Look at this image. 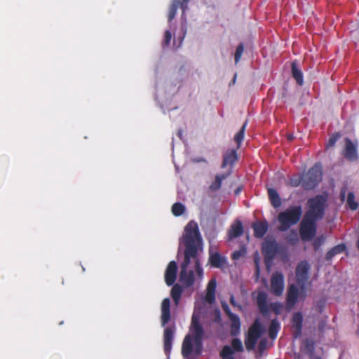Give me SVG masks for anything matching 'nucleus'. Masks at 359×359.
<instances>
[{
    "mask_svg": "<svg viewBox=\"0 0 359 359\" xmlns=\"http://www.w3.org/2000/svg\"><path fill=\"white\" fill-rule=\"evenodd\" d=\"M257 340L258 339L247 334V337L245 339V344L246 349L248 351L253 350L256 346Z\"/></svg>",
    "mask_w": 359,
    "mask_h": 359,
    "instance_id": "c9c22d12",
    "label": "nucleus"
},
{
    "mask_svg": "<svg viewBox=\"0 0 359 359\" xmlns=\"http://www.w3.org/2000/svg\"><path fill=\"white\" fill-rule=\"evenodd\" d=\"M339 137V135H332V137H330L328 140L327 146L328 147L334 146Z\"/></svg>",
    "mask_w": 359,
    "mask_h": 359,
    "instance_id": "37998d69",
    "label": "nucleus"
},
{
    "mask_svg": "<svg viewBox=\"0 0 359 359\" xmlns=\"http://www.w3.org/2000/svg\"><path fill=\"white\" fill-rule=\"evenodd\" d=\"M305 352L309 355L310 358L314 356L315 351V343L311 339H306L304 341Z\"/></svg>",
    "mask_w": 359,
    "mask_h": 359,
    "instance_id": "2f4dec72",
    "label": "nucleus"
},
{
    "mask_svg": "<svg viewBox=\"0 0 359 359\" xmlns=\"http://www.w3.org/2000/svg\"><path fill=\"white\" fill-rule=\"evenodd\" d=\"M346 249V246L344 243H341L334 246L331 248L325 255V259L329 261L331 260L334 256L338 254L342 253Z\"/></svg>",
    "mask_w": 359,
    "mask_h": 359,
    "instance_id": "cd10ccee",
    "label": "nucleus"
},
{
    "mask_svg": "<svg viewBox=\"0 0 359 359\" xmlns=\"http://www.w3.org/2000/svg\"><path fill=\"white\" fill-rule=\"evenodd\" d=\"M177 264L175 261L169 262L165 272V282L168 286L172 285L177 278Z\"/></svg>",
    "mask_w": 359,
    "mask_h": 359,
    "instance_id": "ddd939ff",
    "label": "nucleus"
},
{
    "mask_svg": "<svg viewBox=\"0 0 359 359\" xmlns=\"http://www.w3.org/2000/svg\"><path fill=\"white\" fill-rule=\"evenodd\" d=\"M179 7H181L183 12L186 10L185 6L184 5V4H182L180 0H173L171 2L168 15V22H171L175 18L177 13V11L179 8Z\"/></svg>",
    "mask_w": 359,
    "mask_h": 359,
    "instance_id": "4be33fe9",
    "label": "nucleus"
},
{
    "mask_svg": "<svg viewBox=\"0 0 359 359\" xmlns=\"http://www.w3.org/2000/svg\"><path fill=\"white\" fill-rule=\"evenodd\" d=\"M209 262L215 268H222L226 264V258L222 257L219 252L210 253Z\"/></svg>",
    "mask_w": 359,
    "mask_h": 359,
    "instance_id": "aec40b11",
    "label": "nucleus"
},
{
    "mask_svg": "<svg viewBox=\"0 0 359 359\" xmlns=\"http://www.w3.org/2000/svg\"><path fill=\"white\" fill-rule=\"evenodd\" d=\"M323 170L320 163H316L303 177V188L309 191L313 189L322 180Z\"/></svg>",
    "mask_w": 359,
    "mask_h": 359,
    "instance_id": "39448f33",
    "label": "nucleus"
},
{
    "mask_svg": "<svg viewBox=\"0 0 359 359\" xmlns=\"http://www.w3.org/2000/svg\"><path fill=\"white\" fill-rule=\"evenodd\" d=\"M217 282L215 279H211L207 286L205 301L209 304H212L215 301V290Z\"/></svg>",
    "mask_w": 359,
    "mask_h": 359,
    "instance_id": "6ab92c4d",
    "label": "nucleus"
},
{
    "mask_svg": "<svg viewBox=\"0 0 359 359\" xmlns=\"http://www.w3.org/2000/svg\"><path fill=\"white\" fill-rule=\"evenodd\" d=\"M284 290V277L280 272L273 273L271 279V292L276 296H280Z\"/></svg>",
    "mask_w": 359,
    "mask_h": 359,
    "instance_id": "9d476101",
    "label": "nucleus"
},
{
    "mask_svg": "<svg viewBox=\"0 0 359 359\" xmlns=\"http://www.w3.org/2000/svg\"><path fill=\"white\" fill-rule=\"evenodd\" d=\"M161 323L162 327H165L171 319L170 313V300L169 298H165L161 305Z\"/></svg>",
    "mask_w": 359,
    "mask_h": 359,
    "instance_id": "4468645a",
    "label": "nucleus"
},
{
    "mask_svg": "<svg viewBox=\"0 0 359 359\" xmlns=\"http://www.w3.org/2000/svg\"><path fill=\"white\" fill-rule=\"evenodd\" d=\"M254 262L255 264V276H257V278H258L260 273L259 257L258 255H256L254 257Z\"/></svg>",
    "mask_w": 359,
    "mask_h": 359,
    "instance_id": "79ce46f5",
    "label": "nucleus"
},
{
    "mask_svg": "<svg viewBox=\"0 0 359 359\" xmlns=\"http://www.w3.org/2000/svg\"><path fill=\"white\" fill-rule=\"evenodd\" d=\"M192 341L191 334H187L184 337L182 346V354L184 357L190 355L193 352Z\"/></svg>",
    "mask_w": 359,
    "mask_h": 359,
    "instance_id": "5701e85b",
    "label": "nucleus"
},
{
    "mask_svg": "<svg viewBox=\"0 0 359 359\" xmlns=\"http://www.w3.org/2000/svg\"><path fill=\"white\" fill-rule=\"evenodd\" d=\"M175 327H166L163 331V348L166 355H169L171 349L172 340L174 337Z\"/></svg>",
    "mask_w": 359,
    "mask_h": 359,
    "instance_id": "2eb2a0df",
    "label": "nucleus"
},
{
    "mask_svg": "<svg viewBox=\"0 0 359 359\" xmlns=\"http://www.w3.org/2000/svg\"><path fill=\"white\" fill-rule=\"evenodd\" d=\"M229 175L230 172L216 175L215 180L209 186V189L214 192L218 191L222 187V180L226 179Z\"/></svg>",
    "mask_w": 359,
    "mask_h": 359,
    "instance_id": "b1692460",
    "label": "nucleus"
},
{
    "mask_svg": "<svg viewBox=\"0 0 359 359\" xmlns=\"http://www.w3.org/2000/svg\"><path fill=\"white\" fill-rule=\"evenodd\" d=\"M243 51H244V46H243V43H241L238 46V47L236 48V53H235V62L236 64H237L243 53Z\"/></svg>",
    "mask_w": 359,
    "mask_h": 359,
    "instance_id": "ea45409f",
    "label": "nucleus"
},
{
    "mask_svg": "<svg viewBox=\"0 0 359 359\" xmlns=\"http://www.w3.org/2000/svg\"><path fill=\"white\" fill-rule=\"evenodd\" d=\"M326 237L324 235H320L316 238L313 243V248L317 250L321 245L325 241Z\"/></svg>",
    "mask_w": 359,
    "mask_h": 359,
    "instance_id": "58836bf2",
    "label": "nucleus"
},
{
    "mask_svg": "<svg viewBox=\"0 0 359 359\" xmlns=\"http://www.w3.org/2000/svg\"><path fill=\"white\" fill-rule=\"evenodd\" d=\"M222 306L231 321V335L237 336L241 330L240 318L238 315L231 312L229 306L226 303H222Z\"/></svg>",
    "mask_w": 359,
    "mask_h": 359,
    "instance_id": "1a4fd4ad",
    "label": "nucleus"
},
{
    "mask_svg": "<svg viewBox=\"0 0 359 359\" xmlns=\"http://www.w3.org/2000/svg\"><path fill=\"white\" fill-rule=\"evenodd\" d=\"M266 342L265 340H264V339L261 340L259 342V349H261V350L264 349L266 346Z\"/></svg>",
    "mask_w": 359,
    "mask_h": 359,
    "instance_id": "de8ad7c7",
    "label": "nucleus"
},
{
    "mask_svg": "<svg viewBox=\"0 0 359 359\" xmlns=\"http://www.w3.org/2000/svg\"><path fill=\"white\" fill-rule=\"evenodd\" d=\"M302 215V209L300 205L290 206L280 212L278 216V221L280 223L278 230L280 231H287L292 226L299 222Z\"/></svg>",
    "mask_w": 359,
    "mask_h": 359,
    "instance_id": "7ed1b4c3",
    "label": "nucleus"
},
{
    "mask_svg": "<svg viewBox=\"0 0 359 359\" xmlns=\"http://www.w3.org/2000/svg\"><path fill=\"white\" fill-rule=\"evenodd\" d=\"M184 211L185 207L181 203H175L172 206V212L176 217L182 215Z\"/></svg>",
    "mask_w": 359,
    "mask_h": 359,
    "instance_id": "f704fd0d",
    "label": "nucleus"
},
{
    "mask_svg": "<svg viewBox=\"0 0 359 359\" xmlns=\"http://www.w3.org/2000/svg\"><path fill=\"white\" fill-rule=\"evenodd\" d=\"M189 1V0H182V4H184V5L185 6V9H187V4Z\"/></svg>",
    "mask_w": 359,
    "mask_h": 359,
    "instance_id": "8fccbe9b",
    "label": "nucleus"
},
{
    "mask_svg": "<svg viewBox=\"0 0 359 359\" xmlns=\"http://www.w3.org/2000/svg\"><path fill=\"white\" fill-rule=\"evenodd\" d=\"M308 210L299 224V231L301 239L310 241L317 232V222L323 219L327 206V197L319 194L311 198L307 202Z\"/></svg>",
    "mask_w": 359,
    "mask_h": 359,
    "instance_id": "f03ea898",
    "label": "nucleus"
},
{
    "mask_svg": "<svg viewBox=\"0 0 359 359\" xmlns=\"http://www.w3.org/2000/svg\"><path fill=\"white\" fill-rule=\"evenodd\" d=\"M294 359H302V355L299 353L294 354Z\"/></svg>",
    "mask_w": 359,
    "mask_h": 359,
    "instance_id": "09e8293b",
    "label": "nucleus"
},
{
    "mask_svg": "<svg viewBox=\"0 0 359 359\" xmlns=\"http://www.w3.org/2000/svg\"><path fill=\"white\" fill-rule=\"evenodd\" d=\"M291 71L293 78L295 79L299 86H302L304 83L303 73L297 67L296 61H293L291 64Z\"/></svg>",
    "mask_w": 359,
    "mask_h": 359,
    "instance_id": "393cba45",
    "label": "nucleus"
},
{
    "mask_svg": "<svg viewBox=\"0 0 359 359\" xmlns=\"http://www.w3.org/2000/svg\"><path fill=\"white\" fill-rule=\"evenodd\" d=\"M280 327V323L276 318L273 319L271 321L269 329V336L271 339H274L277 337Z\"/></svg>",
    "mask_w": 359,
    "mask_h": 359,
    "instance_id": "c756f323",
    "label": "nucleus"
},
{
    "mask_svg": "<svg viewBox=\"0 0 359 359\" xmlns=\"http://www.w3.org/2000/svg\"><path fill=\"white\" fill-rule=\"evenodd\" d=\"M279 252V245L273 238H266L262 245V253L264 257L265 263L269 266Z\"/></svg>",
    "mask_w": 359,
    "mask_h": 359,
    "instance_id": "0eeeda50",
    "label": "nucleus"
},
{
    "mask_svg": "<svg viewBox=\"0 0 359 359\" xmlns=\"http://www.w3.org/2000/svg\"><path fill=\"white\" fill-rule=\"evenodd\" d=\"M357 143L353 142L349 138L345 139V147L343 155L349 161H356L358 159Z\"/></svg>",
    "mask_w": 359,
    "mask_h": 359,
    "instance_id": "9b49d317",
    "label": "nucleus"
},
{
    "mask_svg": "<svg viewBox=\"0 0 359 359\" xmlns=\"http://www.w3.org/2000/svg\"><path fill=\"white\" fill-rule=\"evenodd\" d=\"M189 331L191 333V337L196 346L197 352H200L203 346L204 330L200 323L199 314L196 313H193Z\"/></svg>",
    "mask_w": 359,
    "mask_h": 359,
    "instance_id": "423d86ee",
    "label": "nucleus"
},
{
    "mask_svg": "<svg viewBox=\"0 0 359 359\" xmlns=\"http://www.w3.org/2000/svg\"><path fill=\"white\" fill-rule=\"evenodd\" d=\"M302 322L303 317L302 313L299 312L295 313L292 317V325L293 327L295 328L296 338L301 334L302 329Z\"/></svg>",
    "mask_w": 359,
    "mask_h": 359,
    "instance_id": "a878e982",
    "label": "nucleus"
},
{
    "mask_svg": "<svg viewBox=\"0 0 359 359\" xmlns=\"http://www.w3.org/2000/svg\"><path fill=\"white\" fill-rule=\"evenodd\" d=\"M182 239L185 249L184 260L180 264V281L184 286L189 287L195 282L194 271L188 270L191 264H194V268L198 277H202L203 274L198 253L203 249V239L196 222L190 221L186 225Z\"/></svg>",
    "mask_w": 359,
    "mask_h": 359,
    "instance_id": "f257e3e1",
    "label": "nucleus"
},
{
    "mask_svg": "<svg viewBox=\"0 0 359 359\" xmlns=\"http://www.w3.org/2000/svg\"><path fill=\"white\" fill-rule=\"evenodd\" d=\"M298 288L294 285H291L288 289L286 299V308L287 310H290L294 306L298 299Z\"/></svg>",
    "mask_w": 359,
    "mask_h": 359,
    "instance_id": "dca6fc26",
    "label": "nucleus"
},
{
    "mask_svg": "<svg viewBox=\"0 0 359 359\" xmlns=\"http://www.w3.org/2000/svg\"><path fill=\"white\" fill-rule=\"evenodd\" d=\"M344 198H345V191H341V200L344 201Z\"/></svg>",
    "mask_w": 359,
    "mask_h": 359,
    "instance_id": "3c124183",
    "label": "nucleus"
},
{
    "mask_svg": "<svg viewBox=\"0 0 359 359\" xmlns=\"http://www.w3.org/2000/svg\"><path fill=\"white\" fill-rule=\"evenodd\" d=\"M256 303L260 313L263 316H267L271 310L276 316L280 315L283 309V304L280 302H272L269 305L267 304V294L264 291L258 292L256 297Z\"/></svg>",
    "mask_w": 359,
    "mask_h": 359,
    "instance_id": "20e7f679",
    "label": "nucleus"
},
{
    "mask_svg": "<svg viewBox=\"0 0 359 359\" xmlns=\"http://www.w3.org/2000/svg\"><path fill=\"white\" fill-rule=\"evenodd\" d=\"M231 346H232L233 350L236 351L242 352L243 351V346L242 342L238 338H235L232 340Z\"/></svg>",
    "mask_w": 359,
    "mask_h": 359,
    "instance_id": "4c0bfd02",
    "label": "nucleus"
},
{
    "mask_svg": "<svg viewBox=\"0 0 359 359\" xmlns=\"http://www.w3.org/2000/svg\"><path fill=\"white\" fill-rule=\"evenodd\" d=\"M302 184L303 186V177H292L290 179L289 185L292 187H297Z\"/></svg>",
    "mask_w": 359,
    "mask_h": 359,
    "instance_id": "e433bc0d",
    "label": "nucleus"
},
{
    "mask_svg": "<svg viewBox=\"0 0 359 359\" xmlns=\"http://www.w3.org/2000/svg\"><path fill=\"white\" fill-rule=\"evenodd\" d=\"M243 232L244 229L242 222L239 219H236L228 231V236L230 240H232L241 236Z\"/></svg>",
    "mask_w": 359,
    "mask_h": 359,
    "instance_id": "f3484780",
    "label": "nucleus"
},
{
    "mask_svg": "<svg viewBox=\"0 0 359 359\" xmlns=\"http://www.w3.org/2000/svg\"><path fill=\"white\" fill-rule=\"evenodd\" d=\"M233 354V349L229 346L225 345L220 352V357L222 359H235Z\"/></svg>",
    "mask_w": 359,
    "mask_h": 359,
    "instance_id": "473e14b6",
    "label": "nucleus"
},
{
    "mask_svg": "<svg viewBox=\"0 0 359 359\" xmlns=\"http://www.w3.org/2000/svg\"><path fill=\"white\" fill-rule=\"evenodd\" d=\"M230 303L233 306H240L238 304H237L233 295H231L230 297Z\"/></svg>",
    "mask_w": 359,
    "mask_h": 359,
    "instance_id": "49530a36",
    "label": "nucleus"
},
{
    "mask_svg": "<svg viewBox=\"0 0 359 359\" xmlns=\"http://www.w3.org/2000/svg\"><path fill=\"white\" fill-rule=\"evenodd\" d=\"M263 333V327L259 319H256L250 327L248 335L258 339Z\"/></svg>",
    "mask_w": 359,
    "mask_h": 359,
    "instance_id": "412c9836",
    "label": "nucleus"
},
{
    "mask_svg": "<svg viewBox=\"0 0 359 359\" xmlns=\"http://www.w3.org/2000/svg\"><path fill=\"white\" fill-rule=\"evenodd\" d=\"M357 248H358V249L359 250V238H358V240L357 241Z\"/></svg>",
    "mask_w": 359,
    "mask_h": 359,
    "instance_id": "603ef678",
    "label": "nucleus"
},
{
    "mask_svg": "<svg viewBox=\"0 0 359 359\" xmlns=\"http://www.w3.org/2000/svg\"><path fill=\"white\" fill-rule=\"evenodd\" d=\"M316 359H322L320 357H316Z\"/></svg>",
    "mask_w": 359,
    "mask_h": 359,
    "instance_id": "5fc2aeb1",
    "label": "nucleus"
},
{
    "mask_svg": "<svg viewBox=\"0 0 359 359\" xmlns=\"http://www.w3.org/2000/svg\"><path fill=\"white\" fill-rule=\"evenodd\" d=\"M172 285L173 286L170 291V296L172 298L175 306H178L183 292V289L179 284H173Z\"/></svg>",
    "mask_w": 359,
    "mask_h": 359,
    "instance_id": "c85d7f7f",
    "label": "nucleus"
},
{
    "mask_svg": "<svg viewBox=\"0 0 359 359\" xmlns=\"http://www.w3.org/2000/svg\"><path fill=\"white\" fill-rule=\"evenodd\" d=\"M212 321L217 323H219L222 321L221 313L219 310H216L214 313V318Z\"/></svg>",
    "mask_w": 359,
    "mask_h": 359,
    "instance_id": "c03bdc74",
    "label": "nucleus"
},
{
    "mask_svg": "<svg viewBox=\"0 0 359 359\" xmlns=\"http://www.w3.org/2000/svg\"><path fill=\"white\" fill-rule=\"evenodd\" d=\"M347 205L351 210H356L358 208V203L355 200L353 192H349L347 196Z\"/></svg>",
    "mask_w": 359,
    "mask_h": 359,
    "instance_id": "72a5a7b5",
    "label": "nucleus"
},
{
    "mask_svg": "<svg viewBox=\"0 0 359 359\" xmlns=\"http://www.w3.org/2000/svg\"><path fill=\"white\" fill-rule=\"evenodd\" d=\"M248 125V121H245L241 128L240 130L235 135L234 141L237 144V149L241 147V143L244 139L245 131Z\"/></svg>",
    "mask_w": 359,
    "mask_h": 359,
    "instance_id": "7c9ffc66",
    "label": "nucleus"
},
{
    "mask_svg": "<svg viewBox=\"0 0 359 359\" xmlns=\"http://www.w3.org/2000/svg\"><path fill=\"white\" fill-rule=\"evenodd\" d=\"M172 39V34L169 30L165 31L164 34L163 46H168Z\"/></svg>",
    "mask_w": 359,
    "mask_h": 359,
    "instance_id": "a19ab883",
    "label": "nucleus"
},
{
    "mask_svg": "<svg viewBox=\"0 0 359 359\" xmlns=\"http://www.w3.org/2000/svg\"><path fill=\"white\" fill-rule=\"evenodd\" d=\"M241 256V251H235L233 254H232V259H238V258H240V257Z\"/></svg>",
    "mask_w": 359,
    "mask_h": 359,
    "instance_id": "a18cd8bd",
    "label": "nucleus"
},
{
    "mask_svg": "<svg viewBox=\"0 0 359 359\" xmlns=\"http://www.w3.org/2000/svg\"><path fill=\"white\" fill-rule=\"evenodd\" d=\"M252 228L254 230V236L256 238H261L266 233L269 229V224L266 220L259 221L254 222L252 224Z\"/></svg>",
    "mask_w": 359,
    "mask_h": 359,
    "instance_id": "a211bd4d",
    "label": "nucleus"
},
{
    "mask_svg": "<svg viewBox=\"0 0 359 359\" xmlns=\"http://www.w3.org/2000/svg\"><path fill=\"white\" fill-rule=\"evenodd\" d=\"M238 157L236 149H233L228 150L224 154L221 168H225L226 167H229L226 172H230L231 175L233 170V167L236 162L238 161Z\"/></svg>",
    "mask_w": 359,
    "mask_h": 359,
    "instance_id": "f8f14e48",
    "label": "nucleus"
},
{
    "mask_svg": "<svg viewBox=\"0 0 359 359\" xmlns=\"http://www.w3.org/2000/svg\"><path fill=\"white\" fill-rule=\"evenodd\" d=\"M310 266L306 261L301 262L296 268V280L297 285L304 289L309 279Z\"/></svg>",
    "mask_w": 359,
    "mask_h": 359,
    "instance_id": "6e6552de",
    "label": "nucleus"
},
{
    "mask_svg": "<svg viewBox=\"0 0 359 359\" xmlns=\"http://www.w3.org/2000/svg\"><path fill=\"white\" fill-rule=\"evenodd\" d=\"M268 196L273 207L277 208L281 205V199L276 189L273 188L268 189Z\"/></svg>",
    "mask_w": 359,
    "mask_h": 359,
    "instance_id": "bb28decb",
    "label": "nucleus"
},
{
    "mask_svg": "<svg viewBox=\"0 0 359 359\" xmlns=\"http://www.w3.org/2000/svg\"><path fill=\"white\" fill-rule=\"evenodd\" d=\"M239 191H240V189H237V190L236 191V194H238L239 193Z\"/></svg>",
    "mask_w": 359,
    "mask_h": 359,
    "instance_id": "864d4df0",
    "label": "nucleus"
}]
</instances>
